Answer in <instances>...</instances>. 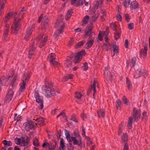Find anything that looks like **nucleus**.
Instances as JSON below:
<instances>
[{"label":"nucleus","mask_w":150,"mask_h":150,"mask_svg":"<svg viewBox=\"0 0 150 150\" xmlns=\"http://www.w3.org/2000/svg\"><path fill=\"white\" fill-rule=\"evenodd\" d=\"M33 144L34 146L38 147L39 146V143L38 139L36 138L33 139Z\"/></svg>","instance_id":"nucleus-44"},{"label":"nucleus","mask_w":150,"mask_h":150,"mask_svg":"<svg viewBox=\"0 0 150 150\" xmlns=\"http://www.w3.org/2000/svg\"><path fill=\"white\" fill-rule=\"evenodd\" d=\"M97 9H95V8H93V7H92V8L91 9V12H90V13H91V14H92L93 13H94V14L96 13H95V11Z\"/></svg>","instance_id":"nucleus-63"},{"label":"nucleus","mask_w":150,"mask_h":150,"mask_svg":"<svg viewBox=\"0 0 150 150\" xmlns=\"http://www.w3.org/2000/svg\"><path fill=\"white\" fill-rule=\"evenodd\" d=\"M118 30V28H117L116 25L113 23V30L115 31V32L114 33V37L115 39L116 40L119 38L120 37Z\"/></svg>","instance_id":"nucleus-14"},{"label":"nucleus","mask_w":150,"mask_h":150,"mask_svg":"<svg viewBox=\"0 0 150 150\" xmlns=\"http://www.w3.org/2000/svg\"><path fill=\"white\" fill-rule=\"evenodd\" d=\"M98 83L95 81H94L93 83V96L94 99H95V97L96 96L95 93L96 92V86H97V87H98Z\"/></svg>","instance_id":"nucleus-24"},{"label":"nucleus","mask_w":150,"mask_h":150,"mask_svg":"<svg viewBox=\"0 0 150 150\" xmlns=\"http://www.w3.org/2000/svg\"><path fill=\"white\" fill-rule=\"evenodd\" d=\"M123 150H128V146L127 143H125Z\"/></svg>","instance_id":"nucleus-64"},{"label":"nucleus","mask_w":150,"mask_h":150,"mask_svg":"<svg viewBox=\"0 0 150 150\" xmlns=\"http://www.w3.org/2000/svg\"><path fill=\"white\" fill-rule=\"evenodd\" d=\"M58 142L55 140L50 142L49 143H47L49 150H55L57 146Z\"/></svg>","instance_id":"nucleus-13"},{"label":"nucleus","mask_w":150,"mask_h":150,"mask_svg":"<svg viewBox=\"0 0 150 150\" xmlns=\"http://www.w3.org/2000/svg\"><path fill=\"white\" fill-rule=\"evenodd\" d=\"M67 147L68 150H74V148L72 146V144H69V145Z\"/></svg>","instance_id":"nucleus-60"},{"label":"nucleus","mask_w":150,"mask_h":150,"mask_svg":"<svg viewBox=\"0 0 150 150\" xmlns=\"http://www.w3.org/2000/svg\"><path fill=\"white\" fill-rule=\"evenodd\" d=\"M25 128L27 131H29L30 129H33L35 130L36 127L37 123H34L32 121H30L25 123L24 124Z\"/></svg>","instance_id":"nucleus-11"},{"label":"nucleus","mask_w":150,"mask_h":150,"mask_svg":"<svg viewBox=\"0 0 150 150\" xmlns=\"http://www.w3.org/2000/svg\"><path fill=\"white\" fill-rule=\"evenodd\" d=\"M36 41V40H31V44L30 45V49L29 51L28 58H31L32 56L34 55L36 50V48L35 46V42Z\"/></svg>","instance_id":"nucleus-10"},{"label":"nucleus","mask_w":150,"mask_h":150,"mask_svg":"<svg viewBox=\"0 0 150 150\" xmlns=\"http://www.w3.org/2000/svg\"><path fill=\"white\" fill-rule=\"evenodd\" d=\"M109 32V28L106 27L105 31H100L98 35V39L100 41H102L103 40V38L102 35L104 37L105 41L107 43L109 40L108 35ZM104 45L105 46L107 45V43H104Z\"/></svg>","instance_id":"nucleus-5"},{"label":"nucleus","mask_w":150,"mask_h":150,"mask_svg":"<svg viewBox=\"0 0 150 150\" xmlns=\"http://www.w3.org/2000/svg\"><path fill=\"white\" fill-rule=\"evenodd\" d=\"M3 143L4 145V147H7L12 145L11 142L9 141H7L6 140H4L3 141Z\"/></svg>","instance_id":"nucleus-29"},{"label":"nucleus","mask_w":150,"mask_h":150,"mask_svg":"<svg viewBox=\"0 0 150 150\" xmlns=\"http://www.w3.org/2000/svg\"><path fill=\"white\" fill-rule=\"evenodd\" d=\"M97 113L99 117L102 116L103 117L105 115V111L103 109H100L97 111Z\"/></svg>","instance_id":"nucleus-22"},{"label":"nucleus","mask_w":150,"mask_h":150,"mask_svg":"<svg viewBox=\"0 0 150 150\" xmlns=\"http://www.w3.org/2000/svg\"><path fill=\"white\" fill-rule=\"evenodd\" d=\"M65 147V145L64 140L62 138H61L60 142L59 148H62V150H64Z\"/></svg>","instance_id":"nucleus-35"},{"label":"nucleus","mask_w":150,"mask_h":150,"mask_svg":"<svg viewBox=\"0 0 150 150\" xmlns=\"http://www.w3.org/2000/svg\"><path fill=\"white\" fill-rule=\"evenodd\" d=\"M50 62L51 64H52L54 66H57L58 67L60 66V63L55 60H53L52 61Z\"/></svg>","instance_id":"nucleus-40"},{"label":"nucleus","mask_w":150,"mask_h":150,"mask_svg":"<svg viewBox=\"0 0 150 150\" xmlns=\"http://www.w3.org/2000/svg\"><path fill=\"white\" fill-rule=\"evenodd\" d=\"M45 86L46 89H43L45 92V96L47 98H51L55 95V92L54 89L53 83L51 81H47V79H45Z\"/></svg>","instance_id":"nucleus-2"},{"label":"nucleus","mask_w":150,"mask_h":150,"mask_svg":"<svg viewBox=\"0 0 150 150\" xmlns=\"http://www.w3.org/2000/svg\"><path fill=\"white\" fill-rule=\"evenodd\" d=\"M21 139L20 138H18L17 137L15 139V142L17 144H19L21 142Z\"/></svg>","instance_id":"nucleus-55"},{"label":"nucleus","mask_w":150,"mask_h":150,"mask_svg":"<svg viewBox=\"0 0 150 150\" xmlns=\"http://www.w3.org/2000/svg\"><path fill=\"white\" fill-rule=\"evenodd\" d=\"M113 52L114 53V55L116 54V55H117L119 53V50L118 47L113 44Z\"/></svg>","instance_id":"nucleus-33"},{"label":"nucleus","mask_w":150,"mask_h":150,"mask_svg":"<svg viewBox=\"0 0 150 150\" xmlns=\"http://www.w3.org/2000/svg\"><path fill=\"white\" fill-rule=\"evenodd\" d=\"M12 14L11 13L8 12L7 13L6 16L5 18L4 22L7 23L11 18Z\"/></svg>","instance_id":"nucleus-32"},{"label":"nucleus","mask_w":150,"mask_h":150,"mask_svg":"<svg viewBox=\"0 0 150 150\" xmlns=\"http://www.w3.org/2000/svg\"><path fill=\"white\" fill-rule=\"evenodd\" d=\"M25 10L23 7L20 11L18 14L15 12L13 13L15 20L11 28V32L16 35L18 33L21 28V21L24 18L23 15Z\"/></svg>","instance_id":"nucleus-1"},{"label":"nucleus","mask_w":150,"mask_h":150,"mask_svg":"<svg viewBox=\"0 0 150 150\" xmlns=\"http://www.w3.org/2000/svg\"><path fill=\"white\" fill-rule=\"evenodd\" d=\"M93 83L92 84H91V86L89 89L88 91L87 92V94L89 95V93L91 92V91L92 90H93Z\"/></svg>","instance_id":"nucleus-57"},{"label":"nucleus","mask_w":150,"mask_h":150,"mask_svg":"<svg viewBox=\"0 0 150 150\" xmlns=\"http://www.w3.org/2000/svg\"><path fill=\"white\" fill-rule=\"evenodd\" d=\"M8 77H7L6 78L4 79H2V80H2V82H5V86L8 85L9 83L8 80H9V79H8Z\"/></svg>","instance_id":"nucleus-49"},{"label":"nucleus","mask_w":150,"mask_h":150,"mask_svg":"<svg viewBox=\"0 0 150 150\" xmlns=\"http://www.w3.org/2000/svg\"><path fill=\"white\" fill-rule=\"evenodd\" d=\"M34 95V97L36 99V101L38 103H40V108L42 109L44 106L43 97L42 96H40L38 90H35Z\"/></svg>","instance_id":"nucleus-9"},{"label":"nucleus","mask_w":150,"mask_h":150,"mask_svg":"<svg viewBox=\"0 0 150 150\" xmlns=\"http://www.w3.org/2000/svg\"><path fill=\"white\" fill-rule=\"evenodd\" d=\"M99 16V14L98 12L93 14L92 17V22H95Z\"/></svg>","instance_id":"nucleus-34"},{"label":"nucleus","mask_w":150,"mask_h":150,"mask_svg":"<svg viewBox=\"0 0 150 150\" xmlns=\"http://www.w3.org/2000/svg\"><path fill=\"white\" fill-rule=\"evenodd\" d=\"M131 0H124L123 2V4L124 6L127 8L130 3Z\"/></svg>","instance_id":"nucleus-39"},{"label":"nucleus","mask_w":150,"mask_h":150,"mask_svg":"<svg viewBox=\"0 0 150 150\" xmlns=\"http://www.w3.org/2000/svg\"><path fill=\"white\" fill-rule=\"evenodd\" d=\"M75 56L74 54L72 53L68 57L69 58V61H67V62L65 63L66 67H68L71 66V61L72 60V59L74 57H75Z\"/></svg>","instance_id":"nucleus-19"},{"label":"nucleus","mask_w":150,"mask_h":150,"mask_svg":"<svg viewBox=\"0 0 150 150\" xmlns=\"http://www.w3.org/2000/svg\"><path fill=\"white\" fill-rule=\"evenodd\" d=\"M121 104V101L119 99H117V101L116 102V106L117 109L118 110H120V109Z\"/></svg>","instance_id":"nucleus-43"},{"label":"nucleus","mask_w":150,"mask_h":150,"mask_svg":"<svg viewBox=\"0 0 150 150\" xmlns=\"http://www.w3.org/2000/svg\"><path fill=\"white\" fill-rule=\"evenodd\" d=\"M48 38L47 36H45L43 40H42L39 45V47L40 48H42L46 44V42H47Z\"/></svg>","instance_id":"nucleus-23"},{"label":"nucleus","mask_w":150,"mask_h":150,"mask_svg":"<svg viewBox=\"0 0 150 150\" xmlns=\"http://www.w3.org/2000/svg\"><path fill=\"white\" fill-rule=\"evenodd\" d=\"M59 18L57 19L56 24L57 25L60 24L61 28L60 29L57 30L54 34V35L56 37L60 35V34L63 32L64 28V22H62L63 19L62 18L60 20H59Z\"/></svg>","instance_id":"nucleus-7"},{"label":"nucleus","mask_w":150,"mask_h":150,"mask_svg":"<svg viewBox=\"0 0 150 150\" xmlns=\"http://www.w3.org/2000/svg\"><path fill=\"white\" fill-rule=\"evenodd\" d=\"M58 136H57V140H59V139L60 138L61 136V130L60 129L59 130V132H58Z\"/></svg>","instance_id":"nucleus-62"},{"label":"nucleus","mask_w":150,"mask_h":150,"mask_svg":"<svg viewBox=\"0 0 150 150\" xmlns=\"http://www.w3.org/2000/svg\"><path fill=\"white\" fill-rule=\"evenodd\" d=\"M15 72L13 70H11L9 71L8 75L9 76H8V79H9L10 78L12 77L14 75Z\"/></svg>","instance_id":"nucleus-48"},{"label":"nucleus","mask_w":150,"mask_h":150,"mask_svg":"<svg viewBox=\"0 0 150 150\" xmlns=\"http://www.w3.org/2000/svg\"><path fill=\"white\" fill-rule=\"evenodd\" d=\"M48 17L47 16H45L43 17H42V24L45 27H46L48 25V22L49 21Z\"/></svg>","instance_id":"nucleus-18"},{"label":"nucleus","mask_w":150,"mask_h":150,"mask_svg":"<svg viewBox=\"0 0 150 150\" xmlns=\"http://www.w3.org/2000/svg\"><path fill=\"white\" fill-rule=\"evenodd\" d=\"M83 4V1L80 0L77 1V3H76L74 5L76 6H81Z\"/></svg>","instance_id":"nucleus-50"},{"label":"nucleus","mask_w":150,"mask_h":150,"mask_svg":"<svg viewBox=\"0 0 150 150\" xmlns=\"http://www.w3.org/2000/svg\"><path fill=\"white\" fill-rule=\"evenodd\" d=\"M9 30L5 29L4 31V34L3 35L4 36L5 38L7 37L8 32H9Z\"/></svg>","instance_id":"nucleus-53"},{"label":"nucleus","mask_w":150,"mask_h":150,"mask_svg":"<svg viewBox=\"0 0 150 150\" xmlns=\"http://www.w3.org/2000/svg\"><path fill=\"white\" fill-rule=\"evenodd\" d=\"M141 111L139 109L136 110V108L133 109V117H129L128 121L127 126L130 129L132 127V121L137 122L140 118Z\"/></svg>","instance_id":"nucleus-3"},{"label":"nucleus","mask_w":150,"mask_h":150,"mask_svg":"<svg viewBox=\"0 0 150 150\" xmlns=\"http://www.w3.org/2000/svg\"><path fill=\"white\" fill-rule=\"evenodd\" d=\"M83 66L82 67L83 68V70L84 71H86L88 69V64L86 62H85L83 64Z\"/></svg>","instance_id":"nucleus-51"},{"label":"nucleus","mask_w":150,"mask_h":150,"mask_svg":"<svg viewBox=\"0 0 150 150\" xmlns=\"http://www.w3.org/2000/svg\"><path fill=\"white\" fill-rule=\"evenodd\" d=\"M84 43L85 42H84L83 41H80L78 42L75 46V48L77 49L80 47L81 46L83 45Z\"/></svg>","instance_id":"nucleus-42"},{"label":"nucleus","mask_w":150,"mask_h":150,"mask_svg":"<svg viewBox=\"0 0 150 150\" xmlns=\"http://www.w3.org/2000/svg\"><path fill=\"white\" fill-rule=\"evenodd\" d=\"M33 120H35L37 121V123H36L37 125H39L40 126H41L44 125V120L42 117H39V118H37L36 120L34 119Z\"/></svg>","instance_id":"nucleus-20"},{"label":"nucleus","mask_w":150,"mask_h":150,"mask_svg":"<svg viewBox=\"0 0 150 150\" xmlns=\"http://www.w3.org/2000/svg\"><path fill=\"white\" fill-rule=\"evenodd\" d=\"M86 54V53L85 52V50H82L81 51L77 53L75 57L79 59V58L81 60L82 59V56H84Z\"/></svg>","instance_id":"nucleus-21"},{"label":"nucleus","mask_w":150,"mask_h":150,"mask_svg":"<svg viewBox=\"0 0 150 150\" xmlns=\"http://www.w3.org/2000/svg\"><path fill=\"white\" fill-rule=\"evenodd\" d=\"M73 13V11L72 9H69L67 11L66 16V20H68L71 18L72 14Z\"/></svg>","instance_id":"nucleus-26"},{"label":"nucleus","mask_w":150,"mask_h":150,"mask_svg":"<svg viewBox=\"0 0 150 150\" xmlns=\"http://www.w3.org/2000/svg\"><path fill=\"white\" fill-rule=\"evenodd\" d=\"M147 45H148L146 44L144 45V49H142L140 52V54L141 55H143L144 57L146 56L147 50Z\"/></svg>","instance_id":"nucleus-17"},{"label":"nucleus","mask_w":150,"mask_h":150,"mask_svg":"<svg viewBox=\"0 0 150 150\" xmlns=\"http://www.w3.org/2000/svg\"><path fill=\"white\" fill-rule=\"evenodd\" d=\"M134 25L133 23H131L129 24L128 28L130 30H132L134 28Z\"/></svg>","instance_id":"nucleus-58"},{"label":"nucleus","mask_w":150,"mask_h":150,"mask_svg":"<svg viewBox=\"0 0 150 150\" xmlns=\"http://www.w3.org/2000/svg\"><path fill=\"white\" fill-rule=\"evenodd\" d=\"M93 28V27L92 25H87L84 31L85 34L83 35V37L86 38L88 36H89L88 40L94 42L95 38V33L94 32H92Z\"/></svg>","instance_id":"nucleus-4"},{"label":"nucleus","mask_w":150,"mask_h":150,"mask_svg":"<svg viewBox=\"0 0 150 150\" xmlns=\"http://www.w3.org/2000/svg\"><path fill=\"white\" fill-rule=\"evenodd\" d=\"M143 70H142L141 69H139L137 70V71H136V73L137 74H138V77H140V76L142 75V74L143 73Z\"/></svg>","instance_id":"nucleus-52"},{"label":"nucleus","mask_w":150,"mask_h":150,"mask_svg":"<svg viewBox=\"0 0 150 150\" xmlns=\"http://www.w3.org/2000/svg\"><path fill=\"white\" fill-rule=\"evenodd\" d=\"M93 42L88 40V42L86 43L84 47L85 48L88 49L91 48L93 45Z\"/></svg>","instance_id":"nucleus-27"},{"label":"nucleus","mask_w":150,"mask_h":150,"mask_svg":"<svg viewBox=\"0 0 150 150\" xmlns=\"http://www.w3.org/2000/svg\"><path fill=\"white\" fill-rule=\"evenodd\" d=\"M112 75L110 73V76L108 78H106V81L108 83H112Z\"/></svg>","instance_id":"nucleus-47"},{"label":"nucleus","mask_w":150,"mask_h":150,"mask_svg":"<svg viewBox=\"0 0 150 150\" xmlns=\"http://www.w3.org/2000/svg\"><path fill=\"white\" fill-rule=\"evenodd\" d=\"M126 83L129 89L131 88L132 87V84L129 79L127 78L126 80Z\"/></svg>","instance_id":"nucleus-45"},{"label":"nucleus","mask_w":150,"mask_h":150,"mask_svg":"<svg viewBox=\"0 0 150 150\" xmlns=\"http://www.w3.org/2000/svg\"><path fill=\"white\" fill-rule=\"evenodd\" d=\"M73 134L75 137H71L72 141L73 142L74 145H78L81 146L82 143L81 141V137L78 133H76L74 131Z\"/></svg>","instance_id":"nucleus-8"},{"label":"nucleus","mask_w":150,"mask_h":150,"mask_svg":"<svg viewBox=\"0 0 150 150\" xmlns=\"http://www.w3.org/2000/svg\"><path fill=\"white\" fill-rule=\"evenodd\" d=\"M122 101L126 105H128L129 103L128 100L125 96H123L122 98Z\"/></svg>","instance_id":"nucleus-46"},{"label":"nucleus","mask_w":150,"mask_h":150,"mask_svg":"<svg viewBox=\"0 0 150 150\" xmlns=\"http://www.w3.org/2000/svg\"><path fill=\"white\" fill-rule=\"evenodd\" d=\"M65 134L67 140L69 142H71L70 138V135L68 132V131L66 129L65 130Z\"/></svg>","instance_id":"nucleus-36"},{"label":"nucleus","mask_w":150,"mask_h":150,"mask_svg":"<svg viewBox=\"0 0 150 150\" xmlns=\"http://www.w3.org/2000/svg\"><path fill=\"white\" fill-rule=\"evenodd\" d=\"M14 94V91L12 89H10L7 92L4 102L6 103H9L12 99Z\"/></svg>","instance_id":"nucleus-12"},{"label":"nucleus","mask_w":150,"mask_h":150,"mask_svg":"<svg viewBox=\"0 0 150 150\" xmlns=\"http://www.w3.org/2000/svg\"><path fill=\"white\" fill-rule=\"evenodd\" d=\"M122 141L124 142V143H127L128 140L127 136L126 133L124 134L123 137L122 138Z\"/></svg>","instance_id":"nucleus-38"},{"label":"nucleus","mask_w":150,"mask_h":150,"mask_svg":"<svg viewBox=\"0 0 150 150\" xmlns=\"http://www.w3.org/2000/svg\"><path fill=\"white\" fill-rule=\"evenodd\" d=\"M82 96V95L81 94L80 92H76L75 93V98H76L79 99Z\"/></svg>","instance_id":"nucleus-41"},{"label":"nucleus","mask_w":150,"mask_h":150,"mask_svg":"<svg viewBox=\"0 0 150 150\" xmlns=\"http://www.w3.org/2000/svg\"><path fill=\"white\" fill-rule=\"evenodd\" d=\"M101 6V5H100L99 2L97 1L93 3V7L95 8V9H97L98 8L100 7Z\"/></svg>","instance_id":"nucleus-30"},{"label":"nucleus","mask_w":150,"mask_h":150,"mask_svg":"<svg viewBox=\"0 0 150 150\" xmlns=\"http://www.w3.org/2000/svg\"><path fill=\"white\" fill-rule=\"evenodd\" d=\"M30 78L29 74L27 73L24 74L22 78V82L20 83V87L19 89L20 92H22L23 90L25 89V86L26 85V82L28 81Z\"/></svg>","instance_id":"nucleus-6"},{"label":"nucleus","mask_w":150,"mask_h":150,"mask_svg":"<svg viewBox=\"0 0 150 150\" xmlns=\"http://www.w3.org/2000/svg\"><path fill=\"white\" fill-rule=\"evenodd\" d=\"M55 54L54 53H51L48 57L47 60L50 62L52 61L53 60H55L56 59L55 57Z\"/></svg>","instance_id":"nucleus-25"},{"label":"nucleus","mask_w":150,"mask_h":150,"mask_svg":"<svg viewBox=\"0 0 150 150\" xmlns=\"http://www.w3.org/2000/svg\"><path fill=\"white\" fill-rule=\"evenodd\" d=\"M81 117L83 120H85V119L87 118V116L85 113H83L81 115Z\"/></svg>","instance_id":"nucleus-56"},{"label":"nucleus","mask_w":150,"mask_h":150,"mask_svg":"<svg viewBox=\"0 0 150 150\" xmlns=\"http://www.w3.org/2000/svg\"><path fill=\"white\" fill-rule=\"evenodd\" d=\"M116 18L118 21H121L122 20V17L120 14H117L116 16Z\"/></svg>","instance_id":"nucleus-59"},{"label":"nucleus","mask_w":150,"mask_h":150,"mask_svg":"<svg viewBox=\"0 0 150 150\" xmlns=\"http://www.w3.org/2000/svg\"><path fill=\"white\" fill-rule=\"evenodd\" d=\"M139 8V6L137 1H135L132 2L130 4L131 10L136 9Z\"/></svg>","instance_id":"nucleus-16"},{"label":"nucleus","mask_w":150,"mask_h":150,"mask_svg":"<svg viewBox=\"0 0 150 150\" xmlns=\"http://www.w3.org/2000/svg\"><path fill=\"white\" fill-rule=\"evenodd\" d=\"M34 25H32L31 27H29L28 29L27 30V33L26 34L24 38L26 40H27L28 38L30 36L32 33V28L34 27Z\"/></svg>","instance_id":"nucleus-15"},{"label":"nucleus","mask_w":150,"mask_h":150,"mask_svg":"<svg viewBox=\"0 0 150 150\" xmlns=\"http://www.w3.org/2000/svg\"><path fill=\"white\" fill-rule=\"evenodd\" d=\"M60 116H62L63 118H64L65 117V113L64 112H60L57 117V118L58 117Z\"/></svg>","instance_id":"nucleus-61"},{"label":"nucleus","mask_w":150,"mask_h":150,"mask_svg":"<svg viewBox=\"0 0 150 150\" xmlns=\"http://www.w3.org/2000/svg\"><path fill=\"white\" fill-rule=\"evenodd\" d=\"M90 17L89 16H85L82 19V25H85L87 24L88 22V21Z\"/></svg>","instance_id":"nucleus-28"},{"label":"nucleus","mask_w":150,"mask_h":150,"mask_svg":"<svg viewBox=\"0 0 150 150\" xmlns=\"http://www.w3.org/2000/svg\"><path fill=\"white\" fill-rule=\"evenodd\" d=\"M21 139V144L22 145V146L25 147V149H28V144H27V143H26V142L25 140L24 137H22Z\"/></svg>","instance_id":"nucleus-31"},{"label":"nucleus","mask_w":150,"mask_h":150,"mask_svg":"<svg viewBox=\"0 0 150 150\" xmlns=\"http://www.w3.org/2000/svg\"><path fill=\"white\" fill-rule=\"evenodd\" d=\"M136 61V57H133L131 61V64H130V66L131 67H134L135 63Z\"/></svg>","instance_id":"nucleus-37"},{"label":"nucleus","mask_w":150,"mask_h":150,"mask_svg":"<svg viewBox=\"0 0 150 150\" xmlns=\"http://www.w3.org/2000/svg\"><path fill=\"white\" fill-rule=\"evenodd\" d=\"M81 60V59H79L78 58L75 57L74 59V63L75 64H77L79 63Z\"/></svg>","instance_id":"nucleus-54"}]
</instances>
